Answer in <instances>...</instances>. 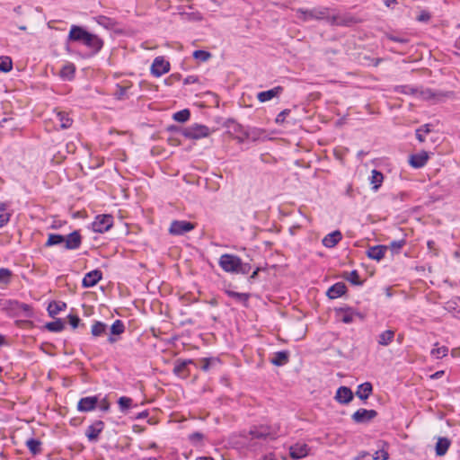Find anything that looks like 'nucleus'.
I'll return each instance as SVG.
<instances>
[{"label":"nucleus","instance_id":"f257e3e1","mask_svg":"<svg viewBox=\"0 0 460 460\" xmlns=\"http://www.w3.org/2000/svg\"><path fill=\"white\" fill-rule=\"evenodd\" d=\"M68 42L80 43L89 50L87 58L96 56L104 47V40L95 33L89 31L84 26L72 24L68 35Z\"/></svg>","mask_w":460,"mask_h":460},{"label":"nucleus","instance_id":"f03ea898","mask_svg":"<svg viewBox=\"0 0 460 460\" xmlns=\"http://www.w3.org/2000/svg\"><path fill=\"white\" fill-rule=\"evenodd\" d=\"M218 265L225 272L247 275L252 265L249 262H243L242 259L232 253H224L218 260Z\"/></svg>","mask_w":460,"mask_h":460},{"label":"nucleus","instance_id":"7ed1b4c3","mask_svg":"<svg viewBox=\"0 0 460 460\" xmlns=\"http://www.w3.org/2000/svg\"><path fill=\"white\" fill-rule=\"evenodd\" d=\"M6 310L13 316H24L32 318L34 316L31 305L20 302L18 300H7L4 304Z\"/></svg>","mask_w":460,"mask_h":460},{"label":"nucleus","instance_id":"20e7f679","mask_svg":"<svg viewBox=\"0 0 460 460\" xmlns=\"http://www.w3.org/2000/svg\"><path fill=\"white\" fill-rule=\"evenodd\" d=\"M223 127L229 129L227 133L236 134L234 138L236 139L238 143H243L247 140V128L238 123L235 119L232 118L226 119L223 123Z\"/></svg>","mask_w":460,"mask_h":460},{"label":"nucleus","instance_id":"39448f33","mask_svg":"<svg viewBox=\"0 0 460 460\" xmlns=\"http://www.w3.org/2000/svg\"><path fill=\"white\" fill-rule=\"evenodd\" d=\"M214 131L215 129L210 130V128L206 125L194 123L191 126L187 127V131L185 134L186 138L188 139L199 140L204 137H208Z\"/></svg>","mask_w":460,"mask_h":460},{"label":"nucleus","instance_id":"423d86ee","mask_svg":"<svg viewBox=\"0 0 460 460\" xmlns=\"http://www.w3.org/2000/svg\"><path fill=\"white\" fill-rule=\"evenodd\" d=\"M113 226V217L111 214H102L95 217L92 223L93 232L103 234Z\"/></svg>","mask_w":460,"mask_h":460},{"label":"nucleus","instance_id":"0eeeda50","mask_svg":"<svg viewBox=\"0 0 460 460\" xmlns=\"http://www.w3.org/2000/svg\"><path fill=\"white\" fill-rule=\"evenodd\" d=\"M196 226L195 223L186 220H173L169 227V234L172 235H183L192 231Z\"/></svg>","mask_w":460,"mask_h":460},{"label":"nucleus","instance_id":"6e6552de","mask_svg":"<svg viewBox=\"0 0 460 460\" xmlns=\"http://www.w3.org/2000/svg\"><path fill=\"white\" fill-rule=\"evenodd\" d=\"M190 365H193L195 367H198L196 362L193 359L178 358L174 362L172 372L177 376L182 379H186L190 375V370L189 367Z\"/></svg>","mask_w":460,"mask_h":460},{"label":"nucleus","instance_id":"1a4fd4ad","mask_svg":"<svg viewBox=\"0 0 460 460\" xmlns=\"http://www.w3.org/2000/svg\"><path fill=\"white\" fill-rule=\"evenodd\" d=\"M378 415L376 410L359 408L352 415L351 420L355 424H367Z\"/></svg>","mask_w":460,"mask_h":460},{"label":"nucleus","instance_id":"9d476101","mask_svg":"<svg viewBox=\"0 0 460 460\" xmlns=\"http://www.w3.org/2000/svg\"><path fill=\"white\" fill-rule=\"evenodd\" d=\"M170 71V62L165 60L163 56L156 57L150 67V73L155 77H160L161 75Z\"/></svg>","mask_w":460,"mask_h":460},{"label":"nucleus","instance_id":"9b49d317","mask_svg":"<svg viewBox=\"0 0 460 460\" xmlns=\"http://www.w3.org/2000/svg\"><path fill=\"white\" fill-rule=\"evenodd\" d=\"M83 236L79 230H75L65 235L64 248L66 250H77L82 245Z\"/></svg>","mask_w":460,"mask_h":460},{"label":"nucleus","instance_id":"f8f14e48","mask_svg":"<svg viewBox=\"0 0 460 460\" xmlns=\"http://www.w3.org/2000/svg\"><path fill=\"white\" fill-rule=\"evenodd\" d=\"M99 402L98 395L83 397L77 402V411L81 412L92 411L97 408Z\"/></svg>","mask_w":460,"mask_h":460},{"label":"nucleus","instance_id":"ddd939ff","mask_svg":"<svg viewBox=\"0 0 460 460\" xmlns=\"http://www.w3.org/2000/svg\"><path fill=\"white\" fill-rule=\"evenodd\" d=\"M105 424L102 420H97L89 425L85 430V437L90 442H97L100 434L103 431Z\"/></svg>","mask_w":460,"mask_h":460},{"label":"nucleus","instance_id":"4468645a","mask_svg":"<svg viewBox=\"0 0 460 460\" xmlns=\"http://www.w3.org/2000/svg\"><path fill=\"white\" fill-rule=\"evenodd\" d=\"M103 278L102 271L99 269L87 272L83 280L82 288H89L96 286Z\"/></svg>","mask_w":460,"mask_h":460},{"label":"nucleus","instance_id":"2eb2a0df","mask_svg":"<svg viewBox=\"0 0 460 460\" xmlns=\"http://www.w3.org/2000/svg\"><path fill=\"white\" fill-rule=\"evenodd\" d=\"M354 399L352 390L345 385L340 386L335 393L334 400L340 404L347 405Z\"/></svg>","mask_w":460,"mask_h":460},{"label":"nucleus","instance_id":"dca6fc26","mask_svg":"<svg viewBox=\"0 0 460 460\" xmlns=\"http://www.w3.org/2000/svg\"><path fill=\"white\" fill-rule=\"evenodd\" d=\"M232 284H228L227 288H224V292L230 298L234 299L237 303L243 305L245 308L249 307V299L251 297L250 293H239L231 289Z\"/></svg>","mask_w":460,"mask_h":460},{"label":"nucleus","instance_id":"f3484780","mask_svg":"<svg viewBox=\"0 0 460 460\" xmlns=\"http://www.w3.org/2000/svg\"><path fill=\"white\" fill-rule=\"evenodd\" d=\"M310 447L305 443H296L289 447V456L293 460H298L308 456Z\"/></svg>","mask_w":460,"mask_h":460},{"label":"nucleus","instance_id":"a211bd4d","mask_svg":"<svg viewBox=\"0 0 460 460\" xmlns=\"http://www.w3.org/2000/svg\"><path fill=\"white\" fill-rule=\"evenodd\" d=\"M348 292V288L344 282H336L332 285L326 291V296L331 299H336L346 295Z\"/></svg>","mask_w":460,"mask_h":460},{"label":"nucleus","instance_id":"6ab92c4d","mask_svg":"<svg viewBox=\"0 0 460 460\" xmlns=\"http://www.w3.org/2000/svg\"><path fill=\"white\" fill-rule=\"evenodd\" d=\"M429 160L428 152L422 150L420 153L412 154L409 156L408 163L414 169L422 168Z\"/></svg>","mask_w":460,"mask_h":460},{"label":"nucleus","instance_id":"aec40b11","mask_svg":"<svg viewBox=\"0 0 460 460\" xmlns=\"http://www.w3.org/2000/svg\"><path fill=\"white\" fill-rule=\"evenodd\" d=\"M387 249H388V246H386V245H383V244L374 245V246L369 247L367 250L366 255L367 256V258H369L371 260L380 261L381 260H383L385 258Z\"/></svg>","mask_w":460,"mask_h":460},{"label":"nucleus","instance_id":"412c9836","mask_svg":"<svg viewBox=\"0 0 460 460\" xmlns=\"http://www.w3.org/2000/svg\"><path fill=\"white\" fill-rule=\"evenodd\" d=\"M284 91V87L278 85L270 90L262 91L257 93V99L260 102H266L275 97H279Z\"/></svg>","mask_w":460,"mask_h":460},{"label":"nucleus","instance_id":"4be33fe9","mask_svg":"<svg viewBox=\"0 0 460 460\" xmlns=\"http://www.w3.org/2000/svg\"><path fill=\"white\" fill-rule=\"evenodd\" d=\"M373 385L371 382H365L358 385L357 391L354 394L358 398H359L363 402L369 398V396L373 394Z\"/></svg>","mask_w":460,"mask_h":460},{"label":"nucleus","instance_id":"5701e85b","mask_svg":"<svg viewBox=\"0 0 460 460\" xmlns=\"http://www.w3.org/2000/svg\"><path fill=\"white\" fill-rule=\"evenodd\" d=\"M342 239V234L340 230H334L326 234L322 240V243L326 248H333Z\"/></svg>","mask_w":460,"mask_h":460},{"label":"nucleus","instance_id":"b1692460","mask_svg":"<svg viewBox=\"0 0 460 460\" xmlns=\"http://www.w3.org/2000/svg\"><path fill=\"white\" fill-rule=\"evenodd\" d=\"M290 352L288 350H279L274 353L270 362L276 367L285 366L289 362Z\"/></svg>","mask_w":460,"mask_h":460},{"label":"nucleus","instance_id":"393cba45","mask_svg":"<svg viewBox=\"0 0 460 460\" xmlns=\"http://www.w3.org/2000/svg\"><path fill=\"white\" fill-rule=\"evenodd\" d=\"M327 11V8H314L312 10L298 9L297 12L302 13L304 15L303 19L306 21L309 19H321L326 15Z\"/></svg>","mask_w":460,"mask_h":460},{"label":"nucleus","instance_id":"a878e982","mask_svg":"<svg viewBox=\"0 0 460 460\" xmlns=\"http://www.w3.org/2000/svg\"><path fill=\"white\" fill-rule=\"evenodd\" d=\"M451 446V440L446 437H438L435 445L437 456H444Z\"/></svg>","mask_w":460,"mask_h":460},{"label":"nucleus","instance_id":"bb28decb","mask_svg":"<svg viewBox=\"0 0 460 460\" xmlns=\"http://www.w3.org/2000/svg\"><path fill=\"white\" fill-rule=\"evenodd\" d=\"M76 67L73 63L65 64L59 72V76L65 81H72L75 75Z\"/></svg>","mask_w":460,"mask_h":460},{"label":"nucleus","instance_id":"cd10ccee","mask_svg":"<svg viewBox=\"0 0 460 460\" xmlns=\"http://www.w3.org/2000/svg\"><path fill=\"white\" fill-rule=\"evenodd\" d=\"M66 306V303L63 301H51L47 307V311L50 317L55 318V316L61 311H64Z\"/></svg>","mask_w":460,"mask_h":460},{"label":"nucleus","instance_id":"c85d7f7f","mask_svg":"<svg viewBox=\"0 0 460 460\" xmlns=\"http://www.w3.org/2000/svg\"><path fill=\"white\" fill-rule=\"evenodd\" d=\"M341 278L349 281L353 286L361 287L364 284V281L360 279L357 270H353L350 272L344 271Z\"/></svg>","mask_w":460,"mask_h":460},{"label":"nucleus","instance_id":"c756f323","mask_svg":"<svg viewBox=\"0 0 460 460\" xmlns=\"http://www.w3.org/2000/svg\"><path fill=\"white\" fill-rule=\"evenodd\" d=\"M378 447H380V449L376 450L375 452L373 458L375 460H377V459L388 460L390 457V455L387 451V448L389 447V443L385 440H379Z\"/></svg>","mask_w":460,"mask_h":460},{"label":"nucleus","instance_id":"7c9ffc66","mask_svg":"<svg viewBox=\"0 0 460 460\" xmlns=\"http://www.w3.org/2000/svg\"><path fill=\"white\" fill-rule=\"evenodd\" d=\"M369 180L370 184L372 185L371 189L374 191H377L383 183L384 174L380 171L374 169L371 172V176Z\"/></svg>","mask_w":460,"mask_h":460},{"label":"nucleus","instance_id":"2f4dec72","mask_svg":"<svg viewBox=\"0 0 460 460\" xmlns=\"http://www.w3.org/2000/svg\"><path fill=\"white\" fill-rule=\"evenodd\" d=\"M348 307H349V306L345 305V306L334 308L336 316H340L342 314L341 321L346 324L351 323L353 322V318H354L353 314H350L351 312L347 310Z\"/></svg>","mask_w":460,"mask_h":460},{"label":"nucleus","instance_id":"473e14b6","mask_svg":"<svg viewBox=\"0 0 460 460\" xmlns=\"http://www.w3.org/2000/svg\"><path fill=\"white\" fill-rule=\"evenodd\" d=\"M332 19H333V22H332L333 24H336L338 26H346V27L352 26L360 22L359 19H358L352 15H348V16H344V17H341V18H337L334 16Z\"/></svg>","mask_w":460,"mask_h":460},{"label":"nucleus","instance_id":"72a5a7b5","mask_svg":"<svg viewBox=\"0 0 460 460\" xmlns=\"http://www.w3.org/2000/svg\"><path fill=\"white\" fill-rule=\"evenodd\" d=\"M65 235L61 234L50 233L48 234V239L44 243V247H52L55 245L64 244Z\"/></svg>","mask_w":460,"mask_h":460},{"label":"nucleus","instance_id":"f704fd0d","mask_svg":"<svg viewBox=\"0 0 460 460\" xmlns=\"http://www.w3.org/2000/svg\"><path fill=\"white\" fill-rule=\"evenodd\" d=\"M25 444H26V447L29 449L30 453L32 456H37V455L40 454L42 451V449H41L42 443L40 440H39L37 438H31L27 439Z\"/></svg>","mask_w":460,"mask_h":460},{"label":"nucleus","instance_id":"c9c22d12","mask_svg":"<svg viewBox=\"0 0 460 460\" xmlns=\"http://www.w3.org/2000/svg\"><path fill=\"white\" fill-rule=\"evenodd\" d=\"M395 332L393 330H386L378 335L377 342L381 346H388L394 338Z\"/></svg>","mask_w":460,"mask_h":460},{"label":"nucleus","instance_id":"e433bc0d","mask_svg":"<svg viewBox=\"0 0 460 460\" xmlns=\"http://www.w3.org/2000/svg\"><path fill=\"white\" fill-rule=\"evenodd\" d=\"M57 118L62 129L69 128L73 124V119L69 117V114L66 111H58Z\"/></svg>","mask_w":460,"mask_h":460},{"label":"nucleus","instance_id":"4c0bfd02","mask_svg":"<svg viewBox=\"0 0 460 460\" xmlns=\"http://www.w3.org/2000/svg\"><path fill=\"white\" fill-rule=\"evenodd\" d=\"M44 327L50 332H60L65 329V323L61 318H58L53 322H48Z\"/></svg>","mask_w":460,"mask_h":460},{"label":"nucleus","instance_id":"58836bf2","mask_svg":"<svg viewBox=\"0 0 460 460\" xmlns=\"http://www.w3.org/2000/svg\"><path fill=\"white\" fill-rule=\"evenodd\" d=\"M95 22L104 27L107 30H111L113 27L117 24V22L110 17L104 16V15H99L94 18Z\"/></svg>","mask_w":460,"mask_h":460},{"label":"nucleus","instance_id":"ea45409f","mask_svg":"<svg viewBox=\"0 0 460 460\" xmlns=\"http://www.w3.org/2000/svg\"><path fill=\"white\" fill-rule=\"evenodd\" d=\"M106 331L107 324L100 321H95L91 328V333L93 337H100L104 334Z\"/></svg>","mask_w":460,"mask_h":460},{"label":"nucleus","instance_id":"a19ab883","mask_svg":"<svg viewBox=\"0 0 460 460\" xmlns=\"http://www.w3.org/2000/svg\"><path fill=\"white\" fill-rule=\"evenodd\" d=\"M190 111L189 109H182L172 114V119L179 123H185L190 119Z\"/></svg>","mask_w":460,"mask_h":460},{"label":"nucleus","instance_id":"79ce46f5","mask_svg":"<svg viewBox=\"0 0 460 460\" xmlns=\"http://www.w3.org/2000/svg\"><path fill=\"white\" fill-rule=\"evenodd\" d=\"M201 361L202 365L200 366V369L204 372H208L211 367L220 364V359L216 357L204 358Z\"/></svg>","mask_w":460,"mask_h":460},{"label":"nucleus","instance_id":"37998d69","mask_svg":"<svg viewBox=\"0 0 460 460\" xmlns=\"http://www.w3.org/2000/svg\"><path fill=\"white\" fill-rule=\"evenodd\" d=\"M192 58L200 62H207L212 58V54L204 49H196L192 53Z\"/></svg>","mask_w":460,"mask_h":460},{"label":"nucleus","instance_id":"c03bdc74","mask_svg":"<svg viewBox=\"0 0 460 460\" xmlns=\"http://www.w3.org/2000/svg\"><path fill=\"white\" fill-rule=\"evenodd\" d=\"M125 332V324L121 320H116L110 327V332L112 335L119 336Z\"/></svg>","mask_w":460,"mask_h":460},{"label":"nucleus","instance_id":"a18cd8bd","mask_svg":"<svg viewBox=\"0 0 460 460\" xmlns=\"http://www.w3.org/2000/svg\"><path fill=\"white\" fill-rule=\"evenodd\" d=\"M13 69V60L8 56L0 57V71L3 73H8Z\"/></svg>","mask_w":460,"mask_h":460},{"label":"nucleus","instance_id":"49530a36","mask_svg":"<svg viewBox=\"0 0 460 460\" xmlns=\"http://www.w3.org/2000/svg\"><path fill=\"white\" fill-rule=\"evenodd\" d=\"M166 131L167 132H170L172 135L171 136H182L186 138V134L185 132L187 131V127H181V126H179V125H170L166 128Z\"/></svg>","mask_w":460,"mask_h":460},{"label":"nucleus","instance_id":"de8ad7c7","mask_svg":"<svg viewBox=\"0 0 460 460\" xmlns=\"http://www.w3.org/2000/svg\"><path fill=\"white\" fill-rule=\"evenodd\" d=\"M117 402L120 411L125 412L132 406L133 400L128 396H121Z\"/></svg>","mask_w":460,"mask_h":460},{"label":"nucleus","instance_id":"09e8293b","mask_svg":"<svg viewBox=\"0 0 460 460\" xmlns=\"http://www.w3.org/2000/svg\"><path fill=\"white\" fill-rule=\"evenodd\" d=\"M128 89V87L122 86L119 84H117L116 91L113 93L114 98L119 101L125 100L126 98H128V96H127Z\"/></svg>","mask_w":460,"mask_h":460},{"label":"nucleus","instance_id":"8fccbe9b","mask_svg":"<svg viewBox=\"0 0 460 460\" xmlns=\"http://www.w3.org/2000/svg\"><path fill=\"white\" fill-rule=\"evenodd\" d=\"M264 133V130L256 128H247V139H251L252 141H257L261 134Z\"/></svg>","mask_w":460,"mask_h":460},{"label":"nucleus","instance_id":"3c124183","mask_svg":"<svg viewBox=\"0 0 460 460\" xmlns=\"http://www.w3.org/2000/svg\"><path fill=\"white\" fill-rule=\"evenodd\" d=\"M406 244L405 239L394 240L392 241L389 244V248L391 249L394 254H398L400 250Z\"/></svg>","mask_w":460,"mask_h":460},{"label":"nucleus","instance_id":"603ef678","mask_svg":"<svg viewBox=\"0 0 460 460\" xmlns=\"http://www.w3.org/2000/svg\"><path fill=\"white\" fill-rule=\"evenodd\" d=\"M13 276L12 270L7 268H0V283L9 284Z\"/></svg>","mask_w":460,"mask_h":460},{"label":"nucleus","instance_id":"864d4df0","mask_svg":"<svg viewBox=\"0 0 460 460\" xmlns=\"http://www.w3.org/2000/svg\"><path fill=\"white\" fill-rule=\"evenodd\" d=\"M448 353V348L447 346H442L439 348H434L431 349L430 354L436 358H443Z\"/></svg>","mask_w":460,"mask_h":460},{"label":"nucleus","instance_id":"5fc2aeb1","mask_svg":"<svg viewBox=\"0 0 460 460\" xmlns=\"http://www.w3.org/2000/svg\"><path fill=\"white\" fill-rule=\"evenodd\" d=\"M68 323L73 330L79 326L84 327V323H81V319L77 314H69L67 315Z\"/></svg>","mask_w":460,"mask_h":460},{"label":"nucleus","instance_id":"6e6d98bb","mask_svg":"<svg viewBox=\"0 0 460 460\" xmlns=\"http://www.w3.org/2000/svg\"><path fill=\"white\" fill-rule=\"evenodd\" d=\"M385 38L391 41L398 42L401 44H407L410 41V40L408 38L395 36L392 33H387V32L385 33Z\"/></svg>","mask_w":460,"mask_h":460},{"label":"nucleus","instance_id":"4d7b16f0","mask_svg":"<svg viewBox=\"0 0 460 460\" xmlns=\"http://www.w3.org/2000/svg\"><path fill=\"white\" fill-rule=\"evenodd\" d=\"M205 436L203 433L199 431H195L189 435V440L194 445L197 446L204 439Z\"/></svg>","mask_w":460,"mask_h":460},{"label":"nucleus","instance_id":"13d9d810","mask_svg":"<svg viewBox=\"0 0 460 460\" xmlns=\"http://www.w3.org/2000/svg\"><path fill=\"white\" fill-rule=\"evenodd\" d=\"M249 435L252 436V438L266 439L268 438V436L270 435V433L259 430L255 428L249 431Z\"/></svg>","mask_w":460,"mask_h":460},{"label":"nucleus","instance_id":"bf43d9fd","mask_svg":"<svg viewBox=\"0 0 460 460\" xmlns=\"http://www.w3.org/2000/svg\"><path fill=\"white\" fill-rule=\"evenodd\" d=\"M267 269L265 267H261V266H257L253 271L252 272V274L249 276L248 278V281L250 283H253L255 280L258 279V277H259V274L261 271H265Z\"/></svg>","mask_w":460,"mask_h":460},{"label":"nucleus","instance_id":"052dcab7","mask_svg":"<svg viewBox=\"0 0 460 460\" xmlns=\"http://www.w3.org/2000/svg\"><path fill=\"white\" fill-rule=\"evenodd\" d=\"M395 91L397 93H405V94H414L416 93V89L410 85H399L396 86Z\"/></svg>","mask_w":460,"mask_h":460},{"label":"nucleus","instance_id":"680f3d73","mask_svg":"<svg viewBox=\"0 0 460 460\" xmlns=\"http://www.w3.org/2000/svg\"><path fill=\"white\" fill-rule=\"evenodd\" d=\"M290 112H291V110H289V109L283 110L277 115V117L275 119V122L277 124H283L286 120L287 116H288Z\"/></svg>","mask_w":460,"mask_h":460},{"label":"nucleus","instance_id":"e2e57ef3","mask_svg":"<svg viewBox=\"0 0 460 460\" xmlns=\"http://www.w3.org/2000/svg\"><path fill=\"white\" fill-rule=\"evenodd\" d=\"M431 19V14L429 11L422 10L420 12L419 15L416 17V20L420 22H428Z\"/></svg>","mask_w":460,"mask_h":460},{"label":"nucleus","instance_id":"0e129e2a","mask_svg":"<svg viewBox=\"0 0 460 460\" xmlns=\"http://www.w3.org/2000/svg\"><path fill=\"white\" fill-rule=\"evenodd\" d=\"M181 79V75L180 73H173L168 78L164 80V83L168 85H172L175 82H178Z\"/></svg>","mask_w":460,"mask_h":460},{"label":"nucleus","instance_id":"69168bd1","mask_svg":"<svg viewBox=\"0 0 460 460\" xmlns=\"http://www.w3.org/2000/svg\"><path fill=\"white\" fill-rule=\"evenodd\" d=\"M99 408L102 411L107 412L110 411L111 404L106 397L100 400L99 402Z\"/></svg>","mask_w":460,"mask_h":460},{"label":"nucleus","instance_id":"338daca9","mask_svg":"<svg viewBox=\"0 0 460 460\" xmlns=\"http://www.w3.org/2000/svg\"><path fill=\"white\" fill-rule=\"evenodd\" d=\"M12 214L11 213H1L0 214V228L4 226L10 221Z\"/></svg>","mask_w":460,"mask_h":460},{"label":"nucleus","instance_id":"774afa93","mask_svg":"<svg viewBox=\"0 0 460 460\" xmlns=\"http://www.w3.org/2000/svg\"><path fill=\"white\" fill-rule=\"evenodd\" d=\"M427 94H428V98H430V99H437V98H439V97H444L446 96L445 93H443L442 92L438 91V92H434L430 89H428L427 90Z\"/></svg>","mask_w":460,"mask_h":460}]
</instances>
